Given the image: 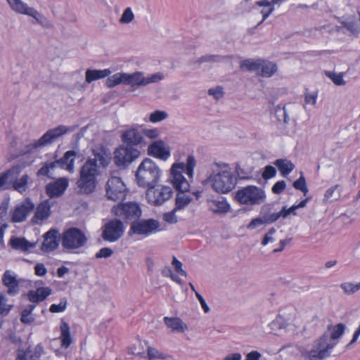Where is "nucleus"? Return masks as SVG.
<instances>
[{
    "label": "nucleus",
    "instance_id": "34",
    "mask_svg": "<svg viewBox=\"0 0 360 360\" xmlns=\"http://www.w3.org/2000/svg\"><path fill=\"white\" fill-rule=\"evenodd\" d=\"M262 65L260 67V75L265 77L272 76L277 71V65L267 60H262Z\"/></svg>",
    "mask_w": 360,
    "mask_h": 360
},
{
    "label": "nucleus",
    "instance_id": "22",
    "mask_svg": "<svg viewBox=\"0 0 360 360\" xmlns=\"http://www.w3.org/2000/svg\"><path fill=\"white\" fill-rule=\"evenodd\" d=\"M51 204L49 200L40 202L36 207L34 215L32 218L33 224H39L40 221L47 219L51 213Z\"/></svg>",
    "mask_w": 360,
    "mask_h": 360
},
{
    "label": "nucleus",
    "instance_id": "57",
    "mask_svg": "<svg viewBox=\"0 0 360 360\" xmlns=\"http://www.w3.org/2000/svg\"><path fill=\"white\" fill-rule=\"evenodd\" d=\"M285 186V181H277L272 187V192L275 194H280L284 191Z\"/></svg>",
    "mask_w": 360,
    "mask_h": 360
},
{
    "label": "nucleus",
    "instance_id": "56",
    "mask_svg": "<svg viewBox=\"0 0 360 360\" xmlns=\"http://www.w3.org/2000/svg\"><path fill=\"white\" fill-rule=\"evenodd\" d=\"M275 232L276 229L274 227L271 228L268 231V232L264 235L262 241V245L265 246L269 242H273L274 240V238L272 237V236L275 233Z\"/></svg>",
    "mask_w": 360,
    "mask_h": 360
},
{
    "label": "nucleus",
    "instance_id": "30",
    "mask_svg": "<svg viewBox=\"0 0 360 360\" xmlns=\"http://www.w3.org/2000/svg\"><path fill=\"white\" fill-rule=\"evenodd\" d=\"M260 217L265 222V224H270L278 220L279 217L278 212H271V209L269 205L262 206L260 211Z\"/></svg>",
    "mask_w": 360,
    "mask_h": 360
},
{
    "label": "nucleus",
    "instance_id": "47",
    "mask_svg": "<svg viewBox=\"0 0 360 360\" xmlns=\"http://www.w3.org/2000/svg\"><path fill=\"white\" fill-rule=\"evenodd\" d=\"M134 18V15L131 9V8H127L120 19V23H122V24H128L129 22H131Z\"/></svg>",
    "mask_w": 360,
    "mask_h": 360
},
{
    "label": "nucleus",
    "instance_id": "49",
    "mask_svg": "<svg viewBox=\"0 0 360 360\" xmlns=\"http://www.w3.org/2000/svg\"><path fill=\"white\" fill-rule=\"evenodd\" d=\"M326 75L336 85L340 86L345 84L342 73L336 74L333 72H327Z\"/></svg>",
    "mask_w": 360,
    "mask_h": 360
},
{
    "label": "nucleus",
    "instance_id": "16",
    "mask_svg": "<svg viewBox=\"0 0 360 360\" xmlns=\"http://www.w3.org/2000/svg\"><path fill=\"white\" fill-rule=\"evenodd\" d=\"M35 206L30 198H27L20 205L16 206L11 216L13 222L24 221L27 216L34 210Z\"/></svg>",
    "mask_w": 360,
    "mask_h": 360
},
{
    "label": "nucleus",
    "instance_id": "35",
    "mask_svg": "<svg viewBox=\"0 0 360 360\" xmlns=\"http://www.w3.org/2000/svg\"><path fill=\"white\" fill-rule=\"evenodd\" d=\"M13 188L14 190L18 191L20 193H24L27 188V184L30 180L28 174H23L19 179H13Z\"/></svg>",
    "mask_w": 360,
    "mask_h": 360
},
{
    "label": "nucleus",
    "instance_id": "48",
    "mask_svg": "<svg viewBox=\"0 0 360 360\" xmlns=\"http://www.w3.org/2000/svg\"><path fill=\"white\" fill-rule=\"evenodd\" d=\"M147 354L148 358L149 360H154V359H164L165 356L163 354L160 353L157 349L152 347H148L147 348Z\"/></svg>",
    "mask_w": 360,
    "mask_h": 360
},
{
    "label": "nucleus",
    "instance_id": "42",
    "mask_svg": "<svg viewBox=\"0 0 360 360\" xmlns=\"http://www.w3.org/2000/svg\"><path fill=\"white\" fill-rule=\"evenodd\" d=\"M56 162H46L44 165L38 170L37 176H49V172L51 169H53L56 167Z\"/></svg>",
    "mask_w": 360,
    "mask_h": 360
},
{
    "label": "nucleus",
    "instance_id": "15",
    "mask_svg": "<svg viewBox=\"0 0 360 360\" xmlns=\"http://www.w3.org/2000/svg\"><path fill=\"white\" fill-rule=\"evenodd\" d=\"M163 79L162 74L158 72L150 77H145L141 72H135L131 74L126 73V84L132 87L143 86L150 83L158 82Z\"/></svg>",
    "mask_w": 360,
    "mask_h": 360
},
{
    "label": "nucleus",
    "instance_id": "59",
    "mask_svg": "<svg viewBox=\"0 0 360 360\" xmlns=\"http://www.w3.org/2000/svg\"><path fill=\"white\" fill-rule=\"evenodd\" d=\"M208 94L212 96L215 99L219 100L223 96L222 88L217 86L214 89H210L208 90Z\"/></svg>",
    "mask_w": 360,
    "mask_h": 360
},
{
    "label": "nucleus",
    "instance_id": "44",
    "mask_svg": "<svg viewBox=\"0 0 360 360\" xmlns=\"http://www.w3.org/2000/svg\"><path fill=\"white\" fill-rule=\"evenodd\" d=\"M293 186L295 189L300 190L302 192H303L304 195H306L307 193L308 192V188L306 184V180L302 175L299 179L294 181Z\"/></svg>",
    "mask_w": 360,
    "mask_h": 360
},
{
    "label": "nucleus",
    "instance_id": "29",
    "mask_svg": "<svg viewBox=\"0 0 360 360\" xmlns=\"http://www.w3.org/2000/svg\"><path fill=\"white\" fill-rule=\"evenodd\" d=\"M164 321L165 325L173 331L184 332L188 328L186 324L179 318L165 317Z\"/></svg>",
    "mask_w": 360,
    "mask_h": 360
},
{
    "label": "nucleus",
    "instance_id": "1",
    "mask_svg": "<svg viewBox=\"0 0 360 360\" xmlns=\"http://www.w3.org/2000/svg\"><path fill=\"white\" fill-rule=\"evenodd\" d=\"M121 138L123 143L115 150L114 162L118 167H126L139 158V147L146 146L147 143L137 127L123 131Z\"/></svg>",
    "mask_w": 360,
    "mask_h": 360
},
{
    "label": "nucleus",
    "instance_id": "17",
    "mask_svg": "<svg viewBox=\"0 0 360 360\" xmlns=\"http://www.w3.org/2000/svg\"><path fill=\"white\" fill-rule=\"evenodd\" d=\"M148 155L162 160H167L171 155L170 148L162 140L152 142L147 149Z\"/></svg>",
    "mask_w": 360,
    "mask_h": 360
},
{
    "label": "nucleus",
    "instance_id": "25",
    "mask_svg": "<svg viewBox=\"0 0 360 360\" xmlns=\"http://www.w3.org/2000/svg\"><path fill=\"white\" fill-rule=\"evenodd\" d=\"M210 210L216 214H225L230 209V205L224 198L212 199L208 200Z\"/></svg>",
    "mask_w": 360,
    "mask_h": 360
},
{
    "label": "nucleus",
    "instance_id": "2",
    "mask_svg": "<svg viewBox=\"0 0 360 360\" xmlns=\"http://www.w3.org/2000/svg\"><path fill=\"white\" fill-rule=\"evenodd\" d=\"M195 164L194 156L190 155L187 157L186 164L179 162L172 166L170 180L173 186L179 191L175 199V210L184 209L192 201V198L186 193L188 191L190 185L184 176L183 172H186L189 178H192Z\"/></svg>",
    "mask_w": 360,
    "mask_h": 360
},
{
    "label": "nucleus",
    "instance_id": "54",
    "mask_svg": "<svg viewBox=\"0 0 360 360\" xmlns=\"http://www.w3.org/2000/svg\"><path fill=\"white\" fill-rule=\"evenodd\" d=\"M276 174V169L271 165H267L265 167L264 170L262 173V177L264 179H269L274 177Z\"/></svg>",
    "mask_w": 360,
    "mask_h": 360
},
{
    "label": "nucleus",
    "instance_id": "20",
    "mask_svg": "<svg viewBox=\"0 0 360 360\" xmlns=\"http://www.w3.org/2000/svg\"><path fill=\"white\" fill-rule=\"evenodd\" d=\"M58 245L59 233L56 229H51L44 235L41 250L44 252H50L56 250Z\"/></svg>",
    "mask_w": 360,
    "mask_h": 360
},
{
    "label": "nucleus",
    "instance_id": "28",
    "mask_svg": "<svg viewBox=\"0 0 360 360\" xmlns=\"http://www.w3.org/2000/svg\"><path fill=\"white\" fill-rule=\"evenodd\" d=\"M60 339H61V346L65 349L68 348L72 344V338L70 333V327L68 323L61 321V324L60 326Z\"/></svg>",
    "mask_w": 360,
    "mask_h": 360
},
{
    "label": "nucleus",
    "instance_id": "10",
    "mask_svg": "<svg viewBox=\"0 0 360 360\" xmlns=\"http://www.w3.org/2000/svg\"><path fill=\"white\" fill-rule=\"evenodd\" d=\"M160 230V222L156 219H138L131 223L128 234L129 236L136 234L148 236Z\"/></svg>",
    "mask_w": 360,
    "mask_h": 360
},
{
    "label": "nucleus",
    "instance_id": "5",
    "mask_svg": "<svg viewBox=\"0 0 360 360\" xmlns=\"http://www.w3.org/2000/svg\"><path fill=\"white\" fill-rule=\"evenodd\" d=\"M205 181L210 183L212 188L219 193L230 192L237 184V179L233 173L227 169L214 172Z\"/></svg>",
    "mask_w": 360,
    "mask_h": 360
},
{
    "label": "nucleus",
    "instance_id": "52",
    "mask_svg": "<svg viewBox=\"0 0 360 360\" xmlns=\"http://www.w3.org/2000/svg\"><path fill=\"white\" fill-rule=\"evenodd\" d=\"M296 210L297 207L295 205H292L290 208H287L285 206L282 208V210L278 212L279 217L286 218L290 214H292L293 215H296Z\"/></svg>",
    "mask_w": 360,
    "mask_h": 360
},
{
    "label": "nucleus",
    "instance_id": "23",
    "mask_svg": "<svg viewBox=\"0 0 360 360\" xmlns=\"http://www.w3.org/2000/svg\"><path fill=\"white\" fill-rule=\"evenodd\" d=\"M25 165L18 164L0 174V190L5 189L4 186L9 179H15L22 171Z\"/></svg>",
    "mask_w": 360,
    "mask_h": 360
},
{
    "label": "nucleus",
    "instance_id": "38",
    "mask_svg": "<svg viewBox=\"0 0 360 360\" xmlns=\"http://www.w3.org/2000/svg\"><path fill=\"white\" fill-rule=\"evenodd\" d=\"M275 115L279 122H283L285 124H288L290 121L285 105L283 107L280 105L276 106L275 108Z\"/></svg>",
    "mask_w": 360,
    "mask_h": 360
},
{
    "label": "nucleus",
    "instance_id": "61",
    "mask_svg": "<svg viewBox=\"0 0 360 360\" xmlns=\"http://www.w3.org/2000/svg\"><path fill=\"white\" fill-rule=\"evenodd\" d=\"M36 291L39 294L41 299L44 301L46 299L48 296H49L51 293V289L46 288H38Z\"/></svg>",
    "mask_w": 360,
    "mask_h": 360
},
{
    "label": "nucleus",
    "instance_id": "19",
    "mask_svg": "<svg viewBox=\"0 0 360 360\" xmlns=\"http://www.w3.org/2000/svg\"><path fill=\"white\" fill-rule=\"evenodd\" d=\"M75 127H66L65 125H59L53 129L48 130L41 138L40 142L42 144H48L52 143L55 139L65 134L70 131H74Z\"/></svg>",
    "mask_w": 360,
    "mask_h": 360
},
{
    "label": "nucleus",
    "instance_id": "62",
    "mask_svg": "<svg viewBox=\"0 0 360 360\" xmlns=\"http://www.w3.org/2000/svg\"><path fill=\"white\" fill-rule=\"evenodd\" d=\"M34 271H35V274L37 276H44L47 272V270H46L45 266L41 263H38L35 265Z\"/></svg>",
    "mask_w": 360,
    "mask_h": 360
},
{
    "label": "nucleus",
    "instance_id": "33",
    "mask_svg": "<svg viewBox=\"0 0 360 360\" xmlns=\"http://www.w3.org/2000/svg\"><path fill=\"white\" fill-rule=\"evenodd\" d=\"M262 65V59H245L241 61L240 68L241 70L246 69L250 72H255L260 69Z\"/></svg>",
    "mask_w": 360,
    "mask_h": 360
},
{
    "label": "nucleus",
    "instance_id": "50",
    "mask_svg": "<svg viewBox=\"0 0 360 360\" xmlns=\"http://www.w3.org/2000/svg\"><path fill=\"white\" fill-rule=\"evenodd\" d=\"M172 264L174 266V269L176 273L183 276H187V273L182 269V263L180 261H179L174 256L172 258Z\"/></svg>",
    "mask_w": 360,
    "mask_h": 360
},
{
    "label": "nucleus",
    "instance_id": "63",
    "mask_svg": "<svg viewBox=\"0 0 360 360\" xmlns=\"http://www.w3.org/2000/svg\"><path fill=\"white\" fill-rule=\"evenodd\" d=\"M35 318L32 316V314H25L24 313H20V321L25 324H30L34 322Z\"/></svg>",
    "mask_w": 360,
    "mask_h": 360
},
{
    "label": "nucleus",
    "instance_id": "18",
    "mask_svg": "<svg viewBox=\"0 0 360 360\" xmlns=\"http://www.w3.org/2000/svg\"><path fill=\"white\" fill-rule=\"evenodd\" d=\"M68 185V179L60 177L46 186V193L51 198L60 197L65 193Z\"/></svg>",
    "mask_w": 360,
    "mask_h": 360
},
{
    "label": "nucleus",
    "instance_id": "39",
    "mask_svg": "<svg viewBox=\"0 0 360 360\" xmlns=\"http://www.w3.org/2000/svg\"><path fill=\"white\" fill-rule=\"evenodd\" d=\"M45 144H42L40 142V139L37 141H34L33 143H29L25 146V148L20 152V154L24 155L34 153L39 148L44 146Z\"/></svg>",
    "mask_w": 360,
    "mask_h": 360
},
{
    "label": "nucleus",
    "instance_id": "13",
    "mask_svg": "<svg viewBox=\"0 0 360 360\" xmlns=\"http://www.w3.org/2000/svg\"><path fill=\"white\" fill-rule=\"evenodd\" d=\"M124 232L123 222L117 219H111L104 225L102 238L105 241L115 242L123 236Z\"/></svg>",
    "mask_w": 360,
    "mask_h": 360
},
{
    "label": "nucleus",
    "instance_id": "3",
    "mask_svg": "<svg viewBox=\"0 0 360 360\" xmlns=\"http://www.w3.org/2000/svg\"><path fill=\"white\" fill-rule=\"evenodd\" d=\"M94 156V158H89L80 168L79 178L76 182L77 192L80 194H90L95 191L99 174L98 162L103 167L108 165L103 155L98 153Z\"/></svg>",
    "mask_w": 360,
    "mask_h": 360
},
{
    "label": "nucleus",
    "instance_id": "46",
    "mask_svg": "<svg viewBox=\"0 0 360 360\" xmlns=\"http://www.w3.org/2000/svg\"><path fill=\"white\" fill-rule=\"evenodd\" d=\"M68 304L66 298H63L58 304H53L49 308V311L52 313H59L65 310Z\"/></svg>",
    "mask_w": 360,
    "mask_h": 360
},
{
    "label": "nucleus",
    "instance_id": "4",
    "mask_svg": "<svg viewBox=\"0 0 360 360\" xmlns=\"http://www.w3.org/2000/svg\"><path fill=\"white\" fill-rule=\"evenodd\" d=\"M162 171L150 158H145L138 167L136 179L140 187H153L159 181Z\"/></svg>",
    "mask_w": 360,
    "mask_h": 360
},
{
    "label": "nucleus",
    "instance_id": "6",
    "mask_svg": "<svg viewBox=\"0 0 360 360\" xmlns=\"http://www.w3.org/2000/svg\"><path fill=\"white\" fill-rule=\"evenodd\" d=\"M265 199V192L255 186L241 188L235 193V200L240 205H257L263 203Z\"/></svg>",
    "mask_w": 360,
    "mask_h": 360
},
{
    "label": "nucleus",
    "instance_id": "31",
    "mask_svg": "<svg viewBox=\"0 0 360 360\" xmlns=\"http://www.w3.org/2000/svg\"><path fill=\"white\" fill-rule=\"evenodd\" d=\"M233 58L232 55L220 56V55H205L200 57L195 63L202 64L203 63H221L226 59Z\"/></svg>",
    "mask_w": 360,
    "mask_h": 360
},
{
    "label": "nucleus",
    "instance_id": "24",
    "mask_svg": "<svg viewBox=\"0 0 360 360\" xmlns=\"http://www.w3.org/2000/svg\"><path fill=\"white\" fill-rule=\"evenodd\" d=\"M76 156V152L74 150H68L63 156L55 161L56 166L58 165L62 168H65L70 172H73L74 171V162H75V157Z\"/></svg>",
    "mask_w": 360,
    "mask_h": 360
},
{
    "label": "nucleus",
    "instance_id": "11",
    "mask_svg": "<svg viewBox=\"0 0 360 360\" xmlns=\"http://www.w3.org/2000/svg\"><path fill=\"white\" fill-rule=\"evenodd\" d=\"M172 194L173 191L169 186L148 187L146 191V199L149 204L160 206L168 200Z\"/></svg>",
    "mask_w": 360,
    "mask_h": 360
},
{
    "label": "nucleus",
    "instance_id": "7",
    "mask_svg": "<svg viewBox=\"0 0 360 360\" xmlns=\"http://www.w3.org/2000/svg\"><path fill=\"white\" fill-rule=\"evenodd\" d=\"M11 9L15 13L24 14L32 17L37 23L44 27H51V23L42 14L39 13L34 8L30 7L22 0H6Z\"/></svg>",
    "mask_w": 360,
    "mask_h": 360
},
{
    "label": "nucleus",
    "instance_id": "37",
    "mask_svg": "<svg viewBox=\"0 0 360 360\" xmlns=\"http://www.w3.org/2000/svg\"><path fill=\"white\" fill-rule=\"evenodd\" d=\"M340 288L345 294L353 295L360 290V282L357 283L345 282L340 284Z\"/></svg>",
    "mask_w": 360,
    "mask_h": 360
},
{
    "label": "nucleus",
    "instance_id": "26",
    "mask_svg": "<svg viewBox=\"0 0 360 360\" xmlns=\"http://www.w3.org/2000/svg\"><path fill=\"white\" fill-rule=\"evenodd\" d=\"M9 244L12 248L15 250H21L22 252L27 251L29 249L34 248L35 243H30L25 238L11 237L9 240Z\"/></svg>",
    "mask_w": 360,
    "mask_h": 360
},
{
    "label": "nucleus",
    "instance_id": "9",
    "mask_svg": "<svg viewBox=\"0 0 360 360\" xmlns=\"http://www.w3.org/2000/svg\"><path fill=\"white\" fill-rule=\"evenodd\" d=\"M335 345L330 342L329 335L325 333L314 342L312 349L307 352V357L309 360H322L330 355V350Z\"/></svg>",
    "mask_w": 360,
    "mask_h": 360
},
{
    "label": "nucleus",
    "instance_id": "60",
    "mask_svg": "<svg viewBox=\"0 0 360 360\" xmlns=\"http://www.w3.org/2000/svg\"><path fill=\"white\" fill-rule=\"evenodd\" d=\"M265 224L264 220L261 218V217L255 218L251 220V221L248 224L247 228L248 229H255L257 226Z\"/></svg>",
    "mask_w": 360,
    "mask_h": 360
},
{
    "label": "nucleus",
    "instance_id": "12",
    "mask_svg": "<svg viewBox=\"0 0 360 360\" xmlns=\"http://www.w3.org/2000/svg\"><path fill=\"white\" fill-rule=\"evenodd\" d=\"M112 212L117 217L126 220L137 219L141 215V210L139 205L133 202L120 203L114 206Z\"/></svg>",
    "mask_w": 360,
    "mask_h": 360
},
{
    "label": "nucleus",
    "instance_id": "21",
    "mask_svg": "<svg viewBox=\"0 0 360 360\" xmlns=\"http://www.w3.org/2000/svg\"><path fill=\"white\" fill-rule=\"evenodd\" d=\"M2 283L8 288L7 293L9 295L15 296L19 293V281L11 271L6 270L3 274Z\"/></svg>",
    "mask_w": 360,
    "mask_h": 360
},
{
    "label": "nucleus",
    "instance_id": "43",
    "mask_svg": "<svg viewBox=\"0 0 360 360\" xmlns=\"http://www.w3.org/2000/svg\"><path fill=\"white\" fill-rule=\"evenodd\" d=\"M338 185H335L333 186H331L328 190H326L324 197L323 199V202H328L329 201H331V198L334 197V199H338L340 198V194L338 193L334 195L336 189L338 188Z\"/></svg>",
    "mask_w": 360,
    "mask_h": 360
},
{
    "label": "nucleus",
    "instance_id": "51",
    "mask_svg": "<svg viewBox=\"0 0 360 360\" xmlns=\"http://www.w3.org/2000/svg\"><path fill=\"white\" fill-rule=\"evenodd\" d=\"M143 133V136H145L150 139H157L160 135V131L158 129H143L141 130Z\"/></svg>",
    "mask_w": 360,
    "mask_h": 360
},
{
    "label": "nucleus",
    "instance_id": "14",
    "mask_svg": "<svg viewBox=\"0 0 360 360\" xmlns=\"http://www.w3.org/2000/svg\"><path fill=\"white\" fill-rule=\"evenodd\" d=\"M126 186L120 177L111 176L106 184V196L114 201L123 200L126 196Z\"/></svg>",
    "mask_w": 360,
    "mask_h": 360
},
{
    "label": "nucleus",
    "instance_id": "45",
    "mask_svg": "<svg viewBox=\"0 0 360 360\" xmlns=\"http://www.w3.org/2000/svg\"><path fill=\"white\" fill-rule=\"evenodd\" d=\"M341 24L344 27L355 35H358L360 32V28L356 25L354 20L342 21Z\"/></svg>",
    "mask_w": 360,
    "mask_h": 360
},
{
    "label": "nucleus",
    "instance_id": "32",
    "mask_svg": "<svg viewBox=\"0 0 360 360\" xmlns=\"http://www.w3.org/2000/svg\"><path fill=\"white\" fill-rule=\"evenodd\" d=\"M283 176L290 174L295 168V165L289 160L278 159L274 163Z\"/></svg>",
    "mask_w": 360,
    "mask_h": 360
},
{
    "label": "nucleus",
    "instance_id": "36",
    "mask_svg": "<svg viewBox=\"0 0 360 360\" xmlns=\"http://www.w3.org/2000/svg\"><path fill=\"white\" fill-rule=\"evenodd\" d=\"M126 73L118 72L110 77H108L106 80V85L109 88H112L118 84H126Z\"/></svg>",
    "mask_w": 360,
    "mask_h": 360
},
{
    "label": "nucleus",
    "instance_id": "40",
    "mask_svg": "<svg viewBox=\"0 0 360 360\" xmlns=\"http://www.w3.org/2000/svg\"><path fill=\"white\" fill-rule=\"evenodd\" d=\"M345 330V326L343 323H338L335 325L329 335L330 340H337L342 335Z\"/></svg>",
    "mask_w": 360,
    "mask_h": 360
},
{
    "label": "nucleus",
    "instance_id": "58",
    "mask_svg": "<svg viewBox=\"0 0 360 360\" xmlns=\"http://www.w3.org/2000/svg\"><path fill=\"white\" fill-rule=\"evenodd\" d=\"M27 297L29 301L33 303H39L43 302L36 290H30L27 294Z\"/></svg>",
    "mask_w": 360,
    "mask_h": 360
},
{
    "label": "nucleus",
    "instance_id": "53",
    "mask_svg": "<svg viewBox=\"0 0 360 360\" xmlns=\"http://www.w3.org/2000/svg\"><path fill=\"white\" fill-rule=\"evenodd\" d=\"M177 210L174 208L171 212H166L163 214V219L169 224H175L177 222V218L175 213Z\"/></svg>",
    "mask_w": 360,
    "mask_h": 360
},
{
    "label": "nucleus",
    "instance_id": "41",
    "mask_svg": "<svg viewBox=\"0 0 360 360\" xmlns=\"http://www.w3.org/2000/svg\"><path fill=\"white\" fill-rule=\"evenodd\" d=\"M167 116L165 111L155 110L150 115L149 120L153 123H156L165 120Z\"/></svg>",
    "mask_w": 360,
    "mask_h": 360
},
{
    "label": "nucleus",
    "instance_id": "27",
    "mask_svg": "<svg viewBox=\"0 0 360 360\" xmlns=\"http://www.w3.org/2000/svg\"><path fill=\"white\" fill-rule=\"evenodd\" d=\"M110 74V70H91L87 69L85 72L86 82L91 83L97 79H103L108 77Z\"/></svg>",
    "mask_w": 360,
    "mask_h": 360
},
{
    "label": "nucleus",
    "instance_id": "8",
    "mask_svg": "<svg viewBox=\"0 0 360 360\" xmlns=\"http://www.w3.org/2000/svg\"><path fill=\"white\" fill-rule=\"evenodd\" d=\"M87 240V237L81 229L72 227L63 232L62 245L67 250L78 249L84 247Z\"/></svg>",
    "mask_w": 360,
    "mask_h": 360
},
{
    "label": "nucleus",
    "instance_id": "55",
    "mask_svg": "<svg viewBox=\"0 0 360 360\" xmlns=\"http://www.w3.org/2000/svg\"><path fill=\"white\" fill-rule=\"evenodd\" d=\"M112 254L113 251L112 249L109 248H103L96 254L95 257L96 259L108 258L112 256Z\"/></svg>",
    "mask_w": 360,
    "mask_h": 360
},
{
    "label": "nucleus",
    "instance_id": "64",
    "mask_svg": "<svg viewBox=\"0 0 360 360\" xmlns=\"http://www.w3.org/2000/svg\"><path fill=\"white\" fill-rule=\"evenodd\" d=\"M262 354L257 351H252L246 354L245 360H259Z\"/></svg>",
    "mask_w": 360,
    "mask_h": 360
}]
</instances>
